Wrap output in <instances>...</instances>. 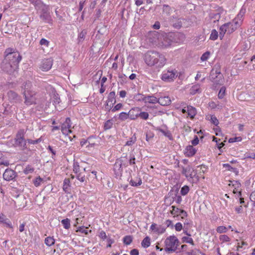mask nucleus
I'll return each mask as SVG.
<instances>
[{
  "label": "nucleus",
  "mask_w": 255,
  "mask_h": 255,
  "mask_svg": "<svg viewBox=\"0 0 255 255\" xmlns=\"http://www.w3.org/2000/svg\"><path fill=\"white\" fill-rule=\"evenodd\" d=\"M144 60L148 66H155L159 68L163 67L166 62L165 56L155 51H147L144 54Z\"/></svg>",
  "instance_id": "1"
},
{
  "label": "nucleus",
  "mask_w": 255,
  "mask_h": 255,
  "mask_svg": "<svg viewBox=\"0 0 255 255\" xmlns=\"http://www.w3.org/2000/svg\"><path fill=\"white\" fill-rule=\"evenodd\" d=\"M25 132L24 129H20L17 131L13 143L15 147H18L22 150L27 149L26 142L27 141L24 138Z\"/></svg>",
  "instance_id": "2"
},
{
  "label": "nucleus",
  "mask_w": 255,
  "mask_h": 255,
  "mask_svg": "<svg viewBox=\"0 0 255 255\" xmlns=\"http://www.w3.org/2000/svg\"><path fill=\"white\" fill-rule=\"evenodd\" d=\"M164 243L166 246L164 250L169 254L175 252L180 244L178 239L175 236H170L167 238Z\"/></svg>",
  "instance_id": "3"
},
{
  "label": "nucleus",
  "mask_w": 255,
  "mask_h": 255,
  "mask_svg": "<svg viewBox=\"0 0 255 255\" xmlns=\"http://www.w3.org/2000/svg\"><path fill=\"white\" fill-rule=\"evenodd\" d=\"M4 53L5 54L4 58L18 66V64L21 60V56L18 51L12 48H7L5 50Z\"/></svg>",
  "instance_id": "4"
},
{
  "label": "nucleus",
  "mask_w": 255,
  "mask_h": 255,
  "mask_svg": "<svg viewBox=\"0 0 255 255\" xmlns=\"http://www.w3.org/2000/svg\"><path fill=\"white\" fill-rule=\"evenodd\" d=\"M182 173L188 178L190 182H197L199 181V175H197V172L190 166L183 167Z\"/></svg>",
  "instance_id": "5"
},
{
  "label": "nucleus",
  "mask_w": 255,
  "mask_h": 255,
  "mask_svg": "<svg viewBox=\"0 0 255 255\" xmlns=\"http://www.w3.org/2000/svg\"><path fill=\"white\" fill-rule=\"evenodd\" d=\"M18 67V66L11 63L5 58H4L1 64L2 70L9 75L13 74L14 73L16 72Z\"/></svg>",
  "instance_id": "6"
},
{
  "label": "nucleus",
  "mask_w": 255,
  "mask_h": 255,
  "mask_svg": "<svg viewBox=\"0 0 255 255\" xmlns=\"http://www.w3.org/2000/svg\"><path fill=\"white\" fill-rule=\"evenodd\" d=\"M174 37H181L183 39L185 37L183 34L180 33L169 34V35H167L163 37V39L162 42L163 46L165 47L171 46L173 41H174V39H173Z\"/></svg>",
  "instance_id": "7"
},
{
  "label": "nucleus",
  "mask_w": 255,
  "mask_h": 255,
  "mask_svg": "<svg viewBox=\"0 0 255 255\" xmlns=\"http://www.w3.org/2000/svg\"><path fill=\"white\" fill-rule=\"evenodd\" d=\"M177 77L176 72L174 70H167L163 72L161 79L167 82L173 81Z\"/></svg>",
  "instance_id": "8"
},
{
  "label": "nucleus",
  "mask_w": 255,
  "mask_h": 255,
  "mask_svg": "<svg viewBox=\"0 0 255 255\" xmlns=\"http://www.w3.org/2000/svg\"><path fill=\"white\" fill-rule=\"evenodd\" d=\"M22 94L24 97V103L27 106H30L36 104V98L35 97V92L32 91L31 92L25 93L23 92Z\"/></svg>",
  "instance_id": "9"
},
{
  "label": "nucleus",
  "mask_w": 255,
  "mask_h": 255,
  "mask_svg": "<svg viewBox=\"0 0 255 255\" xmlns=\"http://www.w3.org/2000/svg\"><path fill=\"white\" fill-rule=\"evenodd\" d=\"M17 177V173L13 170L7 168L3 174V178L6 181H15Z\"/></svg>",
  "instance_id": "10"
},
{
  "label": "nucleus",
  "mask_w": 255,
  "mask_h": 255,
  "mask_svg": "<svg viewBox=\"0 0 255 255\" xmlns=\"http://www.w3.org/2000/svg\"><path fill=\"white\" fill-rule=\"evenodd\" d=\"M8 101L11 103H19L22 101L21 97L15 92L10 90L7 93Z\"/></svg>",
  "instance_id": "11"
},
{
  "label": "nucleus",
  "mask_w": 255,
  "mask_h": 255,
  "mask_svg": "<svg viewBox=\"0 0 255 255\" xmlns=\"http://www.w3.org/2000/svg\"><path fill=\"white\" fill-rule=\"evenodd\" d=\"M41 8L42 12L40 15V18L46 23H51L52 20L49 12L48 11L47 8L44 5V6L41 7Z\"/></svg>",
  "instance_id": "12"
},
{
  "label": "nucleus",
  "mask_w": 255,
  "mask_h": 255,
  "mask_svg": "<svg viewBox=\"0 0 255 255\" xmlns=\"http://www.w3.org/2000/svg\"><path fill=\"white\" fill-rule=\"evenodd\" d=\"M179 191V188L178 186H174L173 188V190H171L168 193L169 194H172V195H174V196H172L173 201H175L176 203L180 204L182 201V197L180 195H178Z\"/></svg>",
  "instance_id": "13"
},
{
  "label": "nucleus",
  "mask_w": 255,
  "mask_h": 255,
  "mask_svg": "<svg viewBox=\"0 0 255 255\" xmlns=\"http://www.w3.org/2000/svg\"><path fill=\"white\" fill-rule=\"evenodd\" d=\"M224 25H227L226 29L227 30V33L230 34L237 29L240 24L238 21H236V18H235L233 22L226 23Z\"/></svg>",
  "instance_id": "14"
},
{
  "label": "nucleus",
  "mask_w": 255,
  "mask_h": 255,
  "mask_svg": "<svg viewBox=\"0 0 255 255\" xmlns=\"http://www.w3.org/2000/svg\"><path fill=\"white\" fill-rule=\"evenodd\" d=\"M172 210L170 211V213L172 215H176L177 216H180L181 218L184 219L188 215L187 212L184 210L180 209L174 206H172Z\"/></svg>",
  "instance_id": "15"
},
{
  "label": "nucleus",
  "mask_w": 255,
  "mask_h": 255,
  "mask_svg": "<svg viewBox=\"0 0 255 255\" xmlns=\"http://www.w3.org/2000/svg\"><path fill=\"white\" fill-rule=\"evenodd\" d=\"M53 60L51 58L45 59L41 62L40 68L43 71H47L51 68Z\"/></svg>",
  "instance_id": "16"
},
{
  "label": "nucleus",
  "mask_w": 255,
  "mask_h": 255,
  "mask_svg": "<svg viewBox=\"0 0 255 255\" xmlns=\"http://www.w3.org/2000/svg\"><path fill=\"white\" fill-rule=\"evenodd\" d=\"M122 166L123 165L121 164L120 162L117 159L114 165V171L117 178L122 176L123 172Z\"/></svg>",
  "instance_id": "17"
},
{
  "label": "nucleus",
  "mask_w": 255,
  "mask_h": 255,
  "mask_svg": "<svg viewBox=\"0 0 255 255\" xmlns=\"http://www.w3.org/2000/svg\"><path fill=\"white\" fill-rule=\"evenodd\" d=\"M0 223L3 224L6 227L12 229L13 226L10 221L6 218L5 216L2 214H0Z\"/></svg>",
  "instance_id": "18"
},
{
  "label": "nucleus",
  "mask_w": 255,
  "mask_h": 255,
  "mask_svg": "<svg viewBox=\"0 0 255 255\" xmlns=\"http://www.w3.org/2000/svg\"><path fill=\"white\" fill-rule=\"evenodd\" d=\"M160 34L155 31H150L148 35V37L152 43L156 42V40L159 38Z\"/></svg>",
  "instance_id": "19"
},
{
  "label": "nucleus",
  "mask_w": 255,
  "mask_h": 255,
  "mask_svg": "<svg viewBox=\"0 0 255 255\" xmlns=\"http://www.w3.org/2000/svg\"><path fill=\"white\" fill-rule=\"evenodd\" d=\"M158 103L161 106H165L170 104L171 100L168 96L160 97L158 98Z\"/></svg>",
  "instance_id": "20"
},
{
  "label": "nucleus",
  "mask_w": 255,
  "mask_h": 255,
  "mask_svg": "<svg viewBox=\"0 0 255 255\" xmlns=\"http://www.w3.org/2000/svg\"><path fill=\"white\" fill-rule=\"evenodd\" d=\"M196 152V149L192 145H188L185 150L184 154L186 156L191 157L193 156Z\"/></svg>",
  "instance_id": "21"
},
{
  "label": "nucleus",
  "mask_w": 255,
  "mask_h": 255,
  "mask_svg": "<svg viewBox=\"0 0 255 255\" xmlns=\"http://www.w3.org/2000/svg\"><path fill=\"white\" fill-rule=\"evenodd\" d=\"M118 161H119L121 164H122L124 167H127L128 166V156L127 154L123 153L122 156L117 159Z\"/></svg>",
  "instance_id": "22"
},
{
  "label": "nucleus",
  "mask_w": 255,
  "mask_h": 255,
  "mask_svg": "<svg viewBox=\"0 0 255 255\" xmlns=\"http://www.w3.org/2000/svg\"><path fill=\"white\" fill-rule=\"evenodd\" d=\"M201 92L202 90L201 89V86L199 84L192 86L190 89V93L193 95L197 93H200Z\"/></svg>",
  "instance_id": "23"
},
{
  "label": "nucleus",
  "mask_w": 255,
  "mask_h": 255,
  "mask_svg": "<svg viewBox=\"0 0 255 255\" xmlns=\"http://www.w3.org/2000/svg\"><path fill=\"white\" fill-rule=\"evenodd\" d=\"M170 21L173 26L175 28L179 29L182 26V23L180 18L177 19L175 17H173Z\"/></svg>",
  "instance_id": "24"
},
{
  "label": "nucleus",
  "mask_w": 255,
  "mask_h": 255,
  "mask_svg": "<svg viewBox=\"0 0 255 255\" xmlns=\"http://www.w3.org/2000/svg\"><path fill=\"white\" fill-rule=\"evenodd\" d=\"M129 184L132 186L137 187L142 184V180L140 177L136 176L134 179H130Z\"/></svg>",
  "instance_id": "25"
},
{
  "label": "nucleus",
  "mask_w": 255,
  "mask_h": 255,
  "mask_svg": "<svg viewBox=\"0 0 255 255\" xmlns=\"http://www.w3.org/2000/svg\"><path fill=\"white\" fill-rule=\"evenodd\" d=\"M87 34V30L86 29H83L78 34L77 41L78 44H80L83 42L85 39L86 36Z\"/></svg>",
  "instance_id": "26"
},
{
  "label": "nucleus",
  "mask_w": 255,
  "mask_h": 255,
  "mask_svg": "<svg viewBox=\"0 0 255 255\" xmlns=\"http://www.w3.org/2000/svg\"><path fill=\"white\" fill-rule=\"evenodd\" d=\"M138 109L137 108L132 109L129 111L128 112V115H129V119L131 120H135L138 117Z\"/></svg>",
  "instance_id": "27"
},
{
  "label": "nucleus",
  "mask_w": 255,
  "mask_h": 255,
  "mask_svg": "<svg viewBox=\"0 0 255 255\" xmlns=\"http://www.w3.org/2000/svg\"><path fill=\"white\" fill-rule=\"evenodd\" d=\"M32 83L30 81H26L22 86V89L24 90L23 92L25 93L31 92L33 91L31 89Z\"/></svg>",
  "instance_id": "28"
},
{
  "label": "nucleus",
  "mask_w": 255,
  "mask_h": 255,
  "mask_svg": "<svg viewBox=\"0 0 255 255\" xmlns=\"http://www.w3.org/2000/svg\"><path fill=\"white\" fill-rule=\"evenodd\" d=\"M188 115L191 119H193L196 114V110L191 106H188L187 107Z\"/></svg>",
  "instance_id": "29"
},
{
  "label": "nucleus",
  "mask_w": 255,
  "mask_h": 255,
  "mask_svg": "<svg viewBox=\"0 0 255 255\" xmlns=\"http://www.w3.org/2000/svg\"><path fill=\"white\" fill-rule=\"evenodd\" d=\"M107 101L109 103H111V105H115L116 104V100L115 92L112 91L109 93Z\"/></svg>",
  "instance_id": "30"
},
{
  "label": "nucleus",
  "mask_w": 255,
  "mask_h": 255,
  "mask_svg": "<svg viewBox=\"0 0 255 255\" xmlns=\"http://www.w3.org/2000/svg\"><path fill=\"white\" fill-rule=\"evenodd\" d=\"M31 3H33L36 9H39L42 6H44V4L41 0H28Z\"/></svg>",
  "instance_id": "31"
},
{
  "label": "nucleus",
  "mask_w": 255,
  "mask_h": 255,
  "mask_svg": "<svg viewBox=\"0 0 255 255\" xmlns=\"http://www.w3.org/2000/svg\"><path fill=\"white\" fill-rule=\"evenodd\" d=\"M141 245L144 248H147L150 245V238L148 236L145 237L142 241Z\"/></svg>",
  "instance_id": "32"
},
{
  "label": "nucleus",
  "mask_w": 255,
  "mask_h": 255,
  "mask_svg": "<svg viewBox=\"0 0 255 255\" xmlns=\"http://www.w3.org/2000/svg\"><path fill=\"white\" fill-rule=\"evenodd\" d=\"M70 182L69 179L67 178L65 179L63 181V189L65 192H69Z\"/></svg>",
  "instance_id": "33"
},
{
  "label": "nucleus",
  "mask_w": 255,
  "mask_h": 255,
  "mask_svg": "<svg viewBox=\"0 0 255 255\" xmlns=\"http://www.w3.org/2000/svg\"><path fill=\"white\" fill-rule=\"evenodd\" d=\"M133 99L137 101H144V103H147L146 97L141 94H137L134 95Z\"/></svg>",
  "instance_id": "34"
},
{
  "label": "nucleus",
  "mask_w": 255,
  "mask_h": 255,
  "mask_svg": "<svg viewBox=\"0 0 255 255\" xmlns=\"http://www.w3.org/2000/svg\"><path fill=\"white\" fill-rule=\"evenodd\" d=\"M223 167L227 168L228 170L233 172L236 175H238L239 171L237 168L232 167L228 163H225L223 165Z\"/></svg>",
  "instance_id": "35"
},
{
  "label": "nucleus",
  "mask_w": 255,
  "mask_h": 255,
  "mask_svg": "<svg viewBox=\"0 0 255 255\" xmlns=\"http://www.w3.org/2000/svg\"><path fill=\"white\" fill-rule=\"evenodd\" d=\"M156 130L162 133L163 135L168 137L169 139H171L172 138L171 133L169 130H165L159 127L157 128Z\"/></svg>",
  "instance_id": "36"
},
{
  "label": "nucleus",
  "mask_w": 255,
  "mask_h": 255,
  "mask_svg": "<svg viewBox=\"0 0 255 255\" xmlns=\"http://www.w3.org/2000/svg\"><path fill=\"white\" fill-rule=\"evenodd\" d=\"M76 178L82 183H86L87 182L84 172H82L76 174Z\"/></svg>",
  "instance_id": "37"
},
{
  "label": "nucleus",
  "mask_w": 255,
  "mask_h": 255,
  "mask_svg": "<svg viewBox=\"0 0 255 255\" xmlns=\"http://www.w3.org/2000/svg\"><path fill=\"white\" fill-rule=\"evenodd\" d=\"M123 243L126 245H130L133 240V238L131 236H126L123 238Z\"/></svg>",
  "instance_id": "38"
},
{
  "label": "nucleus",
  "mask_w": 255,
  "mask_h": 255,
  "mask_svg": "<svg viewBox=\"0 0 255 255\" xmlns=\"http://www.w3.org/2000/svg\"><path fill=\"white\" fill-rule=\"evenodd\" d=\"M226 27H227V25H224V24L220 27L219 37L221 39L223 38L226 32L227 33Z\"/></svg>",
  "instance_id": "39"
},
{
  "label": "nucleus",
  "mask_w": 255,
  "mask_h": 255,
  "mask_svg": "<svg viewBox=\"0 0 255 255\" xmlns=\"http://www.w3.org/2000/svg\"><path fill=\"white\" fill-rule=\"evenodd\" d=\"M147 102L151 104H155L158 103V99L154 96H146Z\"/></svg>",
  "instance_id": "40"
},
{
  "label": "nucleus",
  "mask_w": 255,
  "mask_h": 255,
  "mask_svg": "<svg viewBox=\"0 0 255 255\" xmlns=\"http://www.w3.org/2000/svg\"><path fill=\"white\" fill-rule=\"evenodd\" d=\"M45 243L48 246H51L54 244L55 240L53 237H48L45 238Z\"/></svg>",
  "instance_id": "41"
},
{
  "label": "nucleus",
  "mask_w": 255,
  "mask_h": 255,
  "mask_svg": "<svg viewBox=\"0 0 255 255\" xmlns=\"http://www.w3.org/2000/svg\"><path fill=\"white\" fill-rule=\"evenodd\" d=\"M61 223L65 229H69L70 227V220L68 218L63 219L61 221Z\"/></svg>",
  "instance_id": "42"
},
{
  "label": "nucleus",
  "mask_w": 255,
  "mask_h": 255,
  "mask_svg": "<svg viewBox=\"0 0 255 255\" xmlns=\"http://www.w3.org/2000/svg\"><path fill=\"white\" fill-rule=\"evenodd\" d=\"M129 118L128 113L122 112L119 114V119L121 121H124Z\"/></svg>",
  "instance_id": "43"
},
{
  "label": "nucleus",
  "mask_w": 255,
  "mask_h": 255,
  "mask_svg": "<svg viewBox=\"0 0 255 255\" xmlns=\"http://www.w3.org/2000/svg\"><path fill=\"white\" fill-rule=\"evenodd\" d=\"M136 136H135V134H134L129 139V140H128L126 144H125V145H128V146H131L133 144H134L135 143V142L136 141Z\"/></svg>",
  "instance_id": "44"
},
{
  "label": "nucleus",
  "mask_w": 255,
  "mask_h": 255,
  "mask_svg": "<svg viewBox=\"0 0 255 255\" xmlns=\"http://www.w3.org/2000/svg\"><path fill=\"white\" fill-rule=\"evenodd\" d=\"M189 236L182 237V242L183 243H186L190 244L191 245H192L193 246L194 245V243L193 239L191 238H189Z\"/></svg>",
  "instance_id": "45"
},
{
  "label": "nucleus",
  "mask_w": 255,
  "mask_h": 255,
  "mask_svg": "<svg viewBox=\"0 0 255 255\" xmlns=\"http://www.w3.org/2000/svg\"><path fill=\"white\" fill-rule=\"evenodd\" d=\"M218 37V32L215 29H213L211 31L210 39L212 40H215Z\"/></svg>",
  "instance_id": "46"
},
{
  "label": "nucleus",
  "mask_w": 255,
  "mask_h": 255,
  "mask_svg": "<svg viewBox=\"0 0 255 255\" xmlns=\"http://www.w3.org/2000/svg\"><path fill=\"white\" fill-rule=\"evenodd\" d=\"M34 168H33L31 165H28L24 168V169L23 170V172L25 174H28L32 173L34 171Z\"/></svg>",
  "instance_id": "47"
},
{
  "label": "nucleus",
  "mask_w": 255,
  "mask_h": 255,
  "mask_svg": "<svg viewBox=\"0 0 255 255\" xmlns=\"http://www.w3.org/2000/svg\"><path fill=\"white\" fill-rule=\"evenodd\" d=\"M113 125V124L111 120H109L106 121L104 127L105 130L110 129L112 127Z\"/></svg>",
  "instance_id": "48"
},
{
  "label": "nucleus",
  "mask_w": 255,
  "mask_h": 255,
  "mask_svg": "<svg viewBox=\"0 0 255 255\" xmlns=\"http://www.w3.org/2000/svg\"><path fill=\"white\" fill-rule=\"evenodd\" d=\"M149 114L147 112H142L138 113V117H140L141 119L143 120H147L148 118Z\"/></svg>",
  "instance_id": "49"
},
{
  "label": "nucleus",
  "mask_w": 255,
  "mask_h": 255,
  "mask_svg": "<svg viewBox=\"0 0 255 255\" xmlns=\"http://www.w3.org/2000/svg\"><path fill=\"white\" fill-rule=\"evenodd\" d=\"M42 181H43V179L41 178L40 176H38L33 181V183L35 186L38 187L40 185L41 182Z\"/></svg>",
  "instance_id": "50"
},
{
  "label": "nucleus",
  "mask_w": 255,
  "mask_h": 255,
  "mask_svg": "<svg viewBox=\"0 0 255 255\" xmlns=\"http://www.w3.org/2000/svg\"><path fill=\"white\" fill-rule=\"evenodd\" d=\"M61 131L64 134H68V133L71 132L72 131L70 129V128H67V126H65L64 125L61 126Z\"/></svg>",
  "instance_id": "51"
},
{
  "label": "nucleus",
  "mask_w": 255,
  "mask_h": 255,
  "mask_svg": "<svg viewBox=\"0 0 255 255\" xmlns=\"http://www.w3.org/2000/svg\"><path fill=\"white\" fill-rule=\"evenodd\" d=\"M187 255H200L202 253L200 250L197 249L193 250L190 252H187L186 253Z\"/></svg>",
  "instance_id": "52"
},
{
  "label": "nucleus",
  "mask_w": 255,
  "mask_h": 255,
  "mask_svg": "<svg viewBox=\"0 0 255 255\" xmlns=\"http://www.w3.org/2000/svg\"><path fill=\"white\" fill-rule=\"evenodd\" d=\"M135 158L134 155L132 153H130L128 156V163L130 165L135 164Z\"/></svg>",
  "instance_id": "53"
},
{
  "label": "nucleus",
  "mask_w": 255,
  "mask_h": 255,
  "mask_svg": "<svg viewBox=\"0 0 255 255\" xmlns=\"http://www.w3.org/2000/svg\"><path fill=\"white\" fill-rule=\"evenodd\" d=\"M189 187L187 185H185L183 187H182L180 192L182 195L184 196L186 195L189 192Z\"/></svg>",
  "instance_id": "54"
},
{
  "label": "nucleus",
  "mask_w": 255,
  "mask_h": 255,
  "mask_svg": "<svg viewBox=\"0 0 255 255\" xmlns=\"http://www.w3.org/2000/svg\"><path fill=\"white\" fill-rule=\"evenodd\" d=\"M87 228H85L84 226L79 227L77 228L76 232H79L87 235L88 234V231L87 230Z\"/></svg>",
  "instance_id": "55"
},
{
  "label": "nucleus",
  "mask_w": 255,
  "mask_h": 255,
  "mask_svg": "<svg viewBox=\"0 0 255 255\" xmlns=\"http://www.w3.org/2000/svg\"><path fill=\"white\" fill-rule=\"evenodd\" d=\"M42 140V137H40L36 140H32L31 139H27V142L29 144H36L40 142Z\"/></svg>",
  "instance_id": "56"
},
{
  "label": "nucleus",
  "mask_w": 255,
  "mask_h": 255,
  "mask_svg": "<svg viewBox=\"0 0 255 255\" xmlns=\"http://www.w3.org/2000/svg\"><path fill=\"white\" fill-rule=\"evenodd\" d=\"M226 88L224 87H221L218 93V97L220 99L224 98L225 94Z\"/></svg>",
  "instance_id": "57"
},
{
  "label": "nucleus",
  "mask_w": 255,
  "mask_h": 255,
  "mask_svg": "<svg viewBox=\"0 0 255 255\" xmlns=\"http://www.w3.org/2000/svg\"><path fill=\"white\" fill-rule=\"evenodd\" d=\"M73 171L76 174H77L81 172L80 171V166L78 163L76 162L74 163Z\"/></svg>",
  "instance_id": "58"
},
{
  "label": "nucleus",
  "mask_w": 255,
  "mask_h": 255,
  "mask_svg": "<svg viewBox=\"0 0 255 255\" xmlns=\"http://www.w3.org/2000/svg\"><path fill=\"white\" fill-rule=\"evenodd\" d=\"M109 103L108 101H106V103L105 104L103 108L104 110L107 112V113H110V111H112V108L111 107V105H109Z\"/></svg>",
  "instance_id": "59"
},
{
  "label": "nucleus",
  "mask_w": 255,
  "mask_h": 255,
  "mask_svg": "<svg viewBox=\"0 0 255 255\" xmlns=\"http://www.w3.org/2000/svg\"><path fill=\"white\" fill-rule=\"evenodd\" d=\"M210 54V53L209 51H207V52H205L203 54H202V55L201 57V61H206L208 59Z\"/></svg>",
  "instance_id": "60"
},
{
  "label": "nucleus",
  "mask_w": 255,
  "mask_h": 255,
  "mask_svg": "<svg viewBox=\"0 0 255 255\" xmlns=\"http://www.w3.org/2000/svg\"><path fill=\"white\" fill-rule=\"evenodd\" d=\"M170 8L168 5L164 4L163 5V12L166 13L167 15H169L170 12Z\"/></svg>",
  "instance_id": "61"
},
{
  "label": "nucleus",
  "mask_w": 255,
  "mask_h": 255,
  "mask_svg": "<svg viewBox=\"0 0 255 255\" xmlns=\"http://www.w3.org/2000/svg\"><path fill=\"white\" fill-rule=\"evenodd\" d=\"M227 230V228L224 226H219L217 229V232L219 233H226Z\"/></svg>",
  "instance_id": "62"
},
{
  "label": "nucleus",
  "mask_w": 255,
  "mask_h": 255,
  "mask_svg": "<svg viewBox=\"0 0 255 255\" xmlns=\"http://www.w3.org/2000/svg\"><path fill=\"white\" fill-rule=\"evenodd\" d=\"M53 102L55 104H59L60 102V97L59 96V95L58 94H54L53 95Z\"/></svg>",
  "instance_id": "63"
},
{
  "label": "nucleus",
  "mask_w": 255,
  "mask_h": 255,
  "mask_svg": "<svg viewBox=\"0 0 255 255\" xmlns=\"http://www.w3.org/2000/svg\"><path fill=\"white\" fill-rule=\"evenodd\" d=\"M123 106V105L122 103H119L113 107V108L112 110V112H115L117 111H119L122 109Z\"/></svg>",
  "instance_id": "64"
}]
</instances>
